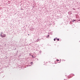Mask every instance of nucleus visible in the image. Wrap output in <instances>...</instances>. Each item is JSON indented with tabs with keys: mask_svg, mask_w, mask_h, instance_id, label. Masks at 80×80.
I'll return each mask as SVG.
<instances>
[{
	"mask_svg": "<svg viewBox=\"0 0 80 80\" xmlns=\"http://www.w3.org/2000/svg\"><path fill=\"white\" fill-rule=\"evenodd\" d=\"M3 32H1L0 34V36L2 38H5V37H6V35L5 34H3Z\"/></svg>",
	"mask_w": 80,
	"mask_h": 80,
	"instance_id": "f257e3e1",
	"label": "nucleus"
},
{
	"mask_svg": "<svg viewBox=\"0 0 80 80\" xmlns=\"http://www.w3.org/2000/svg\"><path fill=\"white\" fill-rule=\"evenodd\" d=\"M68 13L69 15H71L72 13V11H69L68 12Z\"/></svg>",
	"mask_w": 80,
	"mask_h": 80,
	"instance_id": "f03ea898",
	"label": "nucleus"
},
{
	"mask_svg": "<svg viewBox=\"0 0 80 80\" xmlns=\"http://www.w3.org/2000/svg\"><path fill=\"white\" fill-rule=\"evenodd\" d=\"M39 41V38H38L37 40H36V41L35 42H38Z\"/></svg>",
	"mask_w": 80,
	"mask_h": 80,
	"instance_id": "7ed1b4c3",
	"label": "nucleus"
},
{
	"mask_svg": "<svg viewBox=\"0 0 80 80\" xmlns=\"http://www.w3.org/2000/svg\"><path fill=\"white\" fill-rule=\"evenodd\" d=\"M75 20L73 19V20H72V22H75Z\"/></svg>",
	"mask_w": 80,
	"mask_h": 80,
	"instance_id": "20e7f679",
	"label": "nucleus"
},
{
	"mask_svg": "<svg viewBox=\"0 0 80 80\" xmlns=\"http://www.w3.org/2000/svg\"><path fill=\"white\" fill-rule=\"evenodd\" d=\"M57 40H58V41H59V40H60V39L58 38L57 39Z\"/></svg>",
	"mask_w": 80,
	"mask_h": 80,
	"instance_id": "39448f33",
	"label": "nucleus"
},
{
	"mask_svg": "<svg viewBox=\"0 0 80 80\" xmlns=\"http://www.w3.org/2000/svg\"><path fill=\"white\" fill-rule=\"evenodd\" d=\"M32 57L33 58H34L35 57L33 56V55H32Z\"/></svg>",
	"mask_w": 80,
	"mask_h": 80,
	"instance_id": "423d86ee",
	"label": "nucleus"
},
{
	"mask_svg": "<svg viewBox=\"0 0 80 80\" xmlns=\"http://www.w3.org/2000/svg\"><path fill=\"white\" fill-rule=\"evenodd\" d=\"M33 64V62H30V64Z\"/></svg>",
	"mask_w": 80,
	"mask_h": 80,
	"instance_id": "0eeeda50",
	"label": "nucleus"
},
{
	"mask_svg": "<svg viewBox=\"0 0 80 80\" xmlns=\"http://www.w3.org/2000/svg\"><path fill=\"white\" fill-rule=\"evenodd\" d=\"M72 9H73V10H75V8H73Z\"/></svg>",
	"mask_w": 80,
	"mask_h": 80,
	"instance_id": "6e6552de",
	"label": "nucleus"
},
{
	"mask_svg": "<svg viewBox=\"0 0 80 80\" xmlns=\"http://www.w3.org/2000/svg\"><path fill=\"white\" fill-rule=\"evenodd\" d=\"M54 41H55V40H56V39L54 38Z\"/></svg>",
	"mask_w": 80,
	"mask_h": 80,
	"instance_id": "1a4fd4ad",
	"label": "nucleus"
},
{
	"mask_svg": "<svg viewBox=\"0 0 80 80\" xmlns=\"http://www.w3.org/2000/svg\"><path fill=\"white\" fill-rule=\"evenodd\" d=\"M49 36V35H48V38Z\"/></svg>",
	"mask_w": 80,
	"mask_h": 80,
	"instance_id": "9d476101",
	"label": "nucleus"
},
{
	"mask_svg": "<svg viewBox=\"0 0 80 80\" xmlns=\"http://www.w3.org/2000/svg\"><path fill=\"white\" fill-rule=\"evenodd\" d=\"M56 61H59V60H58V59H57V60H56Z\"/></svg>",
	"mask_w": 80,
	"mask_h": 80,
	"instance_id": "9b49d317",
	"label": "nucleus"
},
{
	"mask_svg": "<svg viewBox=\"0 0 80 80\" xmlns=\"http://www.w3.org/2000/svg\"><path fill=\"white\" fill-rule=\"evenodd\" d=\"M55 39H56V40L57 39V38H55Z\"/></svg>",
	"mask_w": 80,
	"mask_h": 80,
	"instance_id": "f8f14e48",
	"label": "nucleus"
},
{
	"mask_svg": "<svg viewBox=\"0 0 80 80\" xmlns=\"http://www.w3.org/2000/svg\"><path fill=\"white\" fill-rule=\"evenodd\" d=\"M29 55H30V53L29 54Z\"/></svg>",
	"mask_w": 80,
	"mask_h": 80,
	"instance_id": "ddd939ff",
	"label": "nucleus"
},
{
	"mask_svg": "<svg viewBox=\"0 0 80 80\" xmlns=\"http://www.w3.org/2000/svg\"><path fill=\"white\" fill-rule=\"evenodd\" d=\"M28 35H29V34H28Z\"/></svg>",
	"mask_w": 80,
	"mask_h": 80,
	"instance_id": "4468645a",
	"label": "nucleus"
}]
</instances>
